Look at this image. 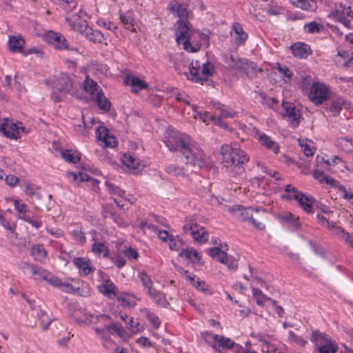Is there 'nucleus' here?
<instances>
[{
	"instance_id": "obj_1",
	"label": "nucleus",
	"mask_w": 353,
	"mask_h": 353,
	"mask_svg": "<svg viewBox=\"0 0 353 353\" xmlns=\"http://www.w3.org/2000/svg\"><path fill=\"white\" fill-rule=\"evenodd\" d=\"M164 142L170 151L179 152L187 165L195 168H201L205 165L206 157L203 151L188 134L169 129L165 133Z\"/></svg>"
},
{
	"instance_id": "obj_2",
	"label": "nucleus",
	"mask_w": 353,
	"mask_h": 353,
	"mask_svg": "<svg viewBox=\"0 0 353 353\" xmlns=\"http://www.w3.org/2000/svg\"><path fill=\"white\" fill-rule=\"evenodd\" d=\"M176 14L179 17V26L176 31V41L179 46L188 52H194L199 50L200 44L194 43V38L199 32H193L188 26V23L183 20L189 17V12L185 6L180 4L177 6Z\"/></svg>"
},
{
	"instance_id": "obj_3",
	"label": "nucleus",
	"mask_w": 353,
	"mask_h": 353,
	"mask_svg": "<svg viewBox=\"0 0 353 353\" xmlns=\"http://www.w3.org/2000/svg\"><path fill=\"white\" fill-rule=\"evenodd\" d=\"M221 161L228 168L242 170V165L249 161V157L241 149L231 145H222L220 151Z\"/></svg>"
},
{
	"instance_id": "obj_4",
	"label": "nucleus",
	"mask_w": 353,
	"mask_h": 353,
	"mask_svg": "<svg viewBox=\"0 0 353 353\" xmlns=\"http://www.w3.org/2000/svg\"><path fill=\"white\" fill-rule=\"evenodd\" d=\"M214 72V65L210 62L201 63L200 61H192L190 64V75L188 78L191 81L203 83L212 76Z\"/></svg>"
},
{
	"instance_id": "obj_5",
	"label": "nucleus",
	"mask_w": 353,
	"mask_h": 353,
	"mask_svg": "<svg viewBox=\"0 0 353 353\" xmlns=\"http://www.w3.org/2000/svg\"><path fill=\"white\" fill-rule=\"evenodd\" d=\"M202 338L203 340L209 343L215 352L219 353H228L227 352H232L235 345H238L230 339L221 336L219 334H212L209 332L202 333Z\"/></svg>"
},
{
	"instance_id": "obj_6",
	"label": "nucleus",
	"mask_w": 353,
	"mask_h": 353,
	"mask_svg": "<svg viewBox=\"0 0 353 353\" xmlns=\"http://www.w3.org/2000/svg\"><path fill=\"white\" fill-rule=\"evenodd\" d=\"M329 17L334 21L343 23L345 27L350 28V21L353 19V1L340 3L332 10Z\"/></svg>"
},
{
	"instance_id": "obj_7",
	"label": "nucleus",
	"mask_w": 353,
	"mask_h": 353,
	"mask_svg": "<svg viewBox=\"0 0 353 353\" xmlns=\"http://www.w3.org/2000/svg\"><path fill=\"white\" fill-rule=\"evenodd\" d=\"M90 101L93 102L103 112L110 110V100L105 96L102 88L91 79H90Z\"/></svg>"
},
{
	"instance_id": "obj_8",
	"label": "nucleus",
	"mask_w": 353,
	"mask_h": 353,
	"mask_svg": "<svg viewBox=\"0 0 353 353\" xmlns=\"http://www.w3.org/2000/svg\"><path fill=\"white\" fill-rule=\"evenodd\" d=\"M73 87L72 79L66 74L61 73L51 92V99L57 103L61 101L63 96L69 93Z\"/></svg>"
},
{
	"instance_id": "obj_9",
	"label": "nucleus",
	"mask_w": 353,
	"mask_h": 353,
	"mask_svg": "<svg viewBox=\"0 0 353 353\" xmlns=\"http://www.w3.org/2000/svg\"><path fill=\"white\" fill-rule=\"evenodd\" d=\"M228 250V245H221V247L212 248L207 250V253L214 259L225 264L228 269L231 270H236L238 268L237 261L236 259L228 256L226 253Z\"/></svg>"
},
{
	"instance_id": "obj_10",
	"label": "nucleus",
	"mask_w": 353,
	"mask_h": 353,
	"mask_svg": "<svg viewBox=\"0 0 353 353\" xmlns=\"http://www.w3.org/2000/svg\"><path fill=\"white\" fill-rule=\"evenodd\" d=\"M228 210L234 214L236 217L239 218L242 221H249L256 228L261 230L264 228V225L260 222L256 221L253 217V212H258L259 211L266 212L265 210L261 208H241L240 206H233L229 208Z\"/></svg>"
},
{
	"instance_id": "obj_11",
	"label": "nucleus",
	"mask_w": 353,
	"mask_h": 353,
	"mask_svg": "<svg viewBox=\"0 0 353 353\" xmlns=\"http://www.w3.org/2000/svg\"><path fill=\"white\" fill-rule=\"evenodd\" d=\"M330 90L327 85L316 81L312 83L308 98L315 105H320L330 98Z\"/></svg>"
},
{
	"instance_id": "obj_12",
	"label": "nucleus",
	"mask_w": 353,
	"mask_h": 353,
	"mask_svg": "<svg viewBox=\"0 0 353 353\" xmlns=\"http://www.w3.org/2000/svg\"><path fill=\"white\" fill-rule=\"evenodd\" d=\"M183 230L184 233L190 234L197 242L204 243L208 239V234L205 230L191 219H185Z\"/></svg>"
},
{
	"instance_id": "obj_13",
	"label": "nucleus",
	"mask_w": 353,
	"mask_h": 353,
	"mask_svg": "<svg viewBox=\"0 0 353 353\" xmlns=\"http://www.w3.org/2000/svg\"><path fill=\"white\" fill-rule=\"evenodd\" d=\"M232 66L236 69L244 72L246 75H254L261 71V68L254 62L247 59L234 58L230 57Z\"/></svg>"
},
{
	"instance_id": "obj_14",
	"label": "nucleus",
	"mask_w": 353,
	"mask_h": 353,
	"mask_svg": "<svg viewBox=\"0 0 353 353\" xmlns=\"http://www.w3.org/2000/svg\"><path fill=\"white\" fill-rule=\"evenodd\" d=\"M96 139L99 145L104 148H114L117 145V141L113 135L109 134L108 130L99 125L95 129Z\"/></svg>"
},
{
	"instance_id": "obj_15",
	"label": "nucleus",
	"mask_w": 353,
	"mask_h": 353,
	"mask_svg": "<svg viewBox=\"0 0 353 353\" xmlns=\"http://www.w3.org/2000/svg\"><path fill=\"white\" fill-rule=\"evenodd\" d=\"M193 111L195 114L194 115V119L199 118L203 123L208 125L210 122L214 123L216 125L219 126L223 129L228 128L227 123L223 121L221 119L217 118L216 112L214 114H210L209 112L205 111H198L197 106L196 105H191Z\"/></svg>"
},
{
	"instance_id": "obj_16",
	"label": "nucleus",
	"mask_w": 353,
	"mask_h": 353,
	"mask_svg": "<svg viewBox=\"0 0 353 353\" xmlns=\"http://www.w3.org/2000/svg\"><path fill=\"white\" fill-rule=\"evenodd\" d=\"M45 40L59 50H71L68 41L63 35L54 31H48L44 34Z\"/></svg>"
},
{
	"instance_id": "obj_17",
	"label": "nucleus",
	"mask_w": 353,
	"mask_h": 353,
	"mask_svg": "<svg viewBox=\"0 0 353 353\" xmlns=\"http://www.w3.org/2000/svg\"><path fill=\"white\" fill-rule=\"evenodd\" d=\"M282 105L285 111L283 113L284 117L288 120L292 127H297L299 124V119L301 117L299 110L295 108L294 104L288 102H283Z\"/></svg>"
},
{
	"instance_id": "obj_18",
	"label": "nucleus",
	"mask_w": 353,
	"mask_h": 353,
	"mask_svg": "<svg viewBox=\"0 0 353 353\" xmlns=\"http://www.w3.org/2000/svg\"><path fill=\"white\" fill-rule=\"evenodd\" d=\"M105 185L108 188L109 192L111 194L114 195V196H118L119 197L121 198V199H118L116 197L114 198V201L119 208H124L125 202H129L130 203H134V198L133 197H131V198L124 197L125 192L123 190H121L120 188H119L118 186H116L110 182H106Z\"/></svg>"
},
{
	"instance_id": "obj_19",
	"label": "nucleus",
	"mask_w": 353,
	"mask_h": 353,
	"mask_svg": "<svg viewBox=\"0 0 353 353\" xmlns=\"http://www.w3.org/2000/svg\"><path fill=\"white\" fill-rule=\"evenodd\" d=\"M292 193L295 196V200L299 203V206L307 213H313V203L314 202V198L306 196L301 192H296L293 189Z\"/></svg>"
},
{
	"instance_id": "obj_20",
	"label": "nucleus",
	"mask_w": 353,
	"mask_h": 353,
	"mask_svg": "<svg viewBox=\"0 0 353 353\" xmlns=\"http://www.w3.org/2000/svg\"><path fill=\"white\" fill-rule=\"evenodd\" d=\"M87 13L85 11L80 10L79 14H77L74 17L75 18L73 21V28L74 30L79 32L85 38L88 37V32L87 30L88 27V23L86 19H83V16H86Z\"/></svg>"
},
{
	"instance_id": "obj_21",
	"label": "nucleus",
	"mask_w": 353,
	"mask_h": 353,
	"mask_svg": "<svg viewBox=\"0 0 353 353\" xmlns=\"http://www.w3.org/2000/svg\"><path fill=\"white\" fill-rule=\"evenodd\" d=\"M0 132L10 139L17 140L19 138V126L15 123H11V125L9 126L8 119H6L3 123L0 124Z\"/></svg>"
},
{
	"instance_id": "obj_22",
	"label": "nucleus",
	"mask_w": 353,
	"mask_h": 353,
	"mask_svg": "<svg viewBox=\"0 0 353 353\" xmlns=\"http://www.w3.org/2000/svg\"><path fill=\"white\" fill-rule=\"evenodd\" d=\"M52 285L67 293L80 294V287L74 286L71 283L67 281H63L57 276L52 281Z\"/></svg>"
},
{
	"instance_id": "obj_23",
	"label": "nucleus",
	"mask_w": 353,
	"mask_h": 353,
	"mask_svg": "<svg viewBox=\"0 0 353 353\" xmlns=\"http://www.w3.org/2000/svg\"><path fill=\"white\" fill-rule=\"evenodd\" d=\"M125 83L131 87L132 92H138L140 90L146 89L148 83L143 79L133 75L126 77Z\"/></svg>"
},
{
	"instance_id": "obj_24",
	"label": "nucleus",
	"mask_w": 353,
	"mask_h": 353,
	"mask_svg": "<svg viewBox=\"0 0 353 353\" xmlns=\"http://www.w3.org/2000/svg\"><path fill=\"white\" fill-rule=\"evenodd\" d=\"M99 291L109 299H114L117 296V287L109 279H105L102 283L99 285Z\"/></svg>"
},
{
	"instance_id": "obj_25",
	"label": "nucleus",
	"mask_w": 353,
	"mask_h": 353,
	"mask_svg": "<svg viewBox=\"0 0 353 353\" xmlns=\"http://www.w3.org/2000/svg\"><path fill=\"white\" fill-rule=\"evenodd\" d=\"M230 34L237 45L244 44L248 38L247 33L244 32L242 26L238 23H233Z\"/></svg>"
},
{
	"instance_id": "obj_26",
	"label": "nucleus",
	"mask_w": 353,
	"mask_h": 353,
	"mask_svg": "<svg viewBox=\"0 0 353 353\" xmlns=\"http://www.w3.org/2000/svg\"><path fill=\"white\" fill-rule=\"evenodd\" d=\"M334 61L339 65L353 67L352 53L345 50H339L337 55L334 57Z\"/></svg>"
},
{
	"instance_id": "obj_27",
	"label": "nucleus",
	"mask_w": 353,
	"mask_h": 353,
	"mask_svg": "<svg viewBox=\"0 0 353 353\" xmlns=\"http://www.w3.org/2000/svg\"><path fill=\"white\" fill-rule=\"evenodd\" d=\"M147 295L157 305L162 307H168L170 305L166 296L162 292L158 290L155 288L149 292Z\"/></svg>"
},
{
	"instance_id": "obj_28",
	"label": "nucleus",
	"mask_w": 353,
	"mask_h": 353,
	"mask_svg": "<svg viewBox=\"0 0 353 353\" xmlns=\"http://www.w3.org/2000/svg\"><path fill=\"white\" fill-rule=\"evenodd\" d=\"M256 139L259 140L260 143L265 147L269 150L272 151L274 154H277L279 151V147L278 144L272 141L268 135L263 132H258L256 134Z\"/></svg>"
},
{
	"instance_id": "obj_29",
	"label": "nucleus",
	"mask_w": 353,
	"mask_h": 353,
	"mask_svg": "<svg viewBox=\"0 0 353 353\" xmlns=\"http://www.w3.org/2000/svg\"><path fill=\"white\" fill-rule=\"evenodd\" d=\"M295 7L309 12H314L317 9V0H290Z\"/></svg>"
},
{
	"instance_id": "obj_30",
	"label": "nucleus",
	"mask_w": 353,
	"mask_h": 353,
	"mask_svg": "<svg viewBox=\"0 0 353 353\" xmlns=\"http://www.w3.org/2000/svg\"><path fill=\"white\" fill-rule=\"evenodd\" d=\"M30 254L35 261L42 263H46L48 256L47 252L42 244L33 245L31 248Z\"/></svg>"
},
{
	"instance_id": "obj_31",
	"label": "nucleus",
	"mask_w": 353,
	"mask_h": 353,
	"mask_svg": "<svg viewBox=\"0 0 353 353\" xmlns=\"http://www.w3.org/2000/svg\"><path fill=\"white\" fill-rule=\"evenodd\" d=\"M61 157L66 162L76 164L81 160V154L77 150L72 149H65L61 151Z\"/></svg>"
},
{
	"instance_id": "obj_32",
	"label": "nucleus",
	"mask_w": 353,
	"mask_h": 353,
	"mask_svg": "<svg viewBox=\"0 0 353 353\" xmlns=\"http://www.w3.org/2000/svg\"><path fill=\"white\" fill-rule=\"evenodd\" d=\"M123 163L128 168L138 171L141 166V162L134 154L131 153L124 154L121 158Z\"/></svg>"
},
{
	"instance_id": "obj_33",
	"label": "nucleus",
	"mask_w": 353,
	"mask_h": 353,
	"mask_svg": "<svg viewBox=\"0 0 353 353\" xmlns=\"http://www.w3.org/2000/svg\"><path fill=\"white\" fill-rule=\"evenodd\" d=\"M261 350L263 353H281L277 343L273 339L264 338L261 340Z\"/></svg>"
},
{
	"instance_id": "obj_34",
	"label": "nucleus",
	"mask_w": 353,
	"mask_h": 353,
	"mask_svg": "<svg viewBox=\"0 0 353 353\" xmlns=\"http://www.w3.org/2000/svg\"><path fill=\"white\" fill-rule=\"evenodd\" d=\"M211 104L216 111L219 112V115L217 118L223 120V119L232 118L235 115V112L232 109L227 108L219 102L212 101Z\"/></svg>"
},
{
	"instance_id": "obj_35",
	"label": "nucleus",
	"mask_w": 353,
	"mask_h": 353,
	"mask_svg": "<svg viewBox=\"0 0 353 353\" xmlns=\"http://www.w3.org/2000/svg\"><path fill=\"white\" fill-rule=\"evenodd\" d=\"M141 226L143 229H148L152 231H154L157 234L158 237L163 242L168 243L172 234H170L166 230H159L156 225H154L148 223H141Z\"/></svg>"
},
{
	"instance_id": "obj_36",
	"label": "nucleus",
	"mask_w": 353,
	"mask_h": 353,
	"mask_svg": "<svg viewBox=\"0 0 353 353\" xmlns=\"http://www.w3.org/2000/svg\"><path fill=\"white\" fill-rule=\"evenodd\" d=\"M310 340L319 349L320 347H323L324 345L332 341L331 339L328 338L325 333H322L319 331H314L312 332Z\"/></svg>"
},
{
	"instance_id": "obj_37",
	"label": "nucleus",
	"mask_w": 353,
	"mask_h": 353,
	"mask_svg": "<svg viewBox=\"0 0 353 353\" xmlns=\"http://www.w3.org/2000/svg\"><path fill=\"white\" fill-rule=\"evenodd\" d=\"M32 276H34L35 279H43L51 285H52V281L54 279L56 278V276L52 275L51 272L37 265L35 266Z\"/></svg>"
},
{
	"instance_id": "obj_38",
	"label": "nucleus",
	"mask_w": 353,
	"mask_h": 353,
	"mask_svg": "<svg viewBox=\"0 0 353 353\" xmlns=\"http://www.w3.org/2000/svg\"><path fill=\"white\" fill-rule=\"evenodd\" d=\"M72 262L74 267L79 270L80 275H88V259L83 257H74Z\"/></svg>"
},
{
	"instance_id": "obj_39",
	"label": "nucleus",
	"mask_w": 353,
	"mask_h": 353,
	"mask_svg": "<svg viewBox=\"0 0 353 353\" xmlns=\"http://www.w3.org/2000/svg\"><path fill=\"white\" fill-rule=\"evenodd\" d=\"M310 47L305 43H295L292 46L293 54L299 58H305L310 54Z\"/></svg>"
},
{
	"instance_id": "obj_40",
	"label": "nucleus",
	"mask_w": 353,
	"mask_h": 353,
	"mask_svg": "<svg viewBox=\"0 0 353 353\" xmlns=\"http://www.w3.org/2000/svg\"><path fill=\"white\" fill-rule=\"evenodd\" d=\"M92 252L98 257L106 258L109 255V249L106 244L101 242H94Z\"/></svg>"
},
{
	"instance_id": "obj_41",
	"label": "nucleus",
	"mask_w": 353,
	"mask_h": 353,
	"mask_svg": "<svg viewBox=\"0 0 353 353\" xmlns=\"http://www.w3.org/2000/svg\"><path fill=\"white\" fill-rule=\"evenodd\" d=\"M181 257H185L192 263H199L201 261L200 254L194 248H186L181 250L179 253Z\"/></svg>"
},
{
	"instance_id": "obj_42",
	"label": "nucleus",
	"mask_w": 353,
	"mask_h": 353,
	"mask_svg": "<svg viewBox=\"0 0 353 353\" xmlns=\"http://www.w3.org/2000/svg\"><path fill=\"white\" fill-rule=\"evenodd\" d=\"M106 329L110 334L117 335L123 340L125 341L129 337L123 327L118 323H112L110 325L106 326Z\"/></svg>"
},
{
	"instance_id": "obj_43",
	"label": "nucleus",
	"mask_w": 353,
	"mask_h": 353,
	"mask_svg": "<svg viewBox=\"0 0 353 353\" xmlns=\"http://www.w3.org/2000/svg\"><path fill=\"white\" fill-rule=\"evenodd\" d=\"M141 312L145 315L153 328L158 329L160 327L161 320L155 313L151 312L148 308H143L141 310Z\"/></svg>"
},
{
	"instance_id": "obj_44",
	"label": "nucleus",
	"mask_w": 353,
	"mask_h": 353,
	"mask_svg": "<svg viewBox=\"0 0 353 353\" xmlns=\"http://www.w3.org/2000/svg\"><path fill=\"white\" fill-rule=\"evenodd\" d=\"M138 277L140 279L143 287V290L146 294L154 288L153 282L150 276L147 273L145 272H141L139 273Z\"/></svg>"
},
{
	"instance_id": "obj_45",
	"label": "nucleus",
	"mask_w": 353,
	"mask_h": 353,
	"mask_svg": "<svg viewBox=\"0 0 353 353\" xmlns=\"http://www.w3.org/2000/svg\"><path fill=\"white\" fill-rule=\"evenodd\" d=\"M25 41L21 37H12L9 39V48L12 52H21Z\"/></svg>"
},
{
	"instance_id": "obj_46",
	"label": "nucleus",
	"mask_w": 353,
	"mask_h": 353,
	"mask_svg": "<svg viewBox=\"0 0 353 353\" xmlns=\"http://www.w3.org/2000/svg\"><path fill=\"white\" fill-rule=\"evenodd\" d=\"M299 145L306 157H309L313 156L315 151V148L314 143L312 141L299 140Z\"/></svg>"
},
{
	"instance_id": "obj_47",
	"label": "nucleus",
	"mask_w": 353,
	"mask_h": 353,
	"mask_svg": "<svg viewBox=\"0 0 353 353\" xmlns=\"http://www.w3.org/2000/svg\"><path fill=\"white\" fill-rule=\"evenodd\" d=\"M83 91L88 93V74H86L83 81V90L81 91L77 90L75 93H72L77 99H79L83 103L88 102V97L83 94Z\"/></svg>"
},
{
	"instance_id": "obj_48",
	"label": "nucleus",
	"mask_w": 353,
	"mask_h": 353,
	"mask_svg": "<svg viewBox=\"0 0 353 353\" xmlns=\"http://www.w3.org/2000/svg\"><path fill=\"white\" fill-rule=\"evenodd\" d=\"M288 340L291 343L304 347L307 343V340L301 336L296 334L293 331L289 332Z\"/></svg>"
},
{
	"instance_id": "obj_49",
	"label": "nucleus",
	"mask_w": 353,
	"mask_h": 353,
	"mask_svg": "<svg viewBox=\"0 0 353 353\" xmlns=\"http://www.w3.org/2000/svg\"><path fill=\"white\" fill-rule=\"evenodd\" d=\"M24 192L26 195L34 197L37 200H41L42 198L39 188L33 183H27Z\"/></svg>"
},
{
	"instance_id": "obj_50",
	"label": "nucleus",
	"mask_w": 353,
	"mask_h": 353,
	"mask_svg": "<svg viewBox=\"0 0 353 353\" xmlns=\"http://www.w3.org/2000/svg\"><path fill=\"white\" fill-rule=\"evenodd\" d=\"M183 272H184L185 276L190 281L191 284L194 288H196L198 290L203 291V292L208 290V288L205 285V283L203 281H201L199 279H197L196 281H195V276L194 275L192 276V274L190 273L189 271L184 270Z\"/></svg>"
},
{
	"instance_id": "obj_51",
	"label": "nucleus",
	"mask_w": 353,
	"mask_h": 353,
	"mask_svg": "<svg viewBox=\"0 0 353 353\" xmlns=\"http://www.w3.org/2000/svg\"><path fill=\"white\" fill-rule=\"evenodd\" d=\"M71 235L74 240L80 244H83L86 242V234L82 230L81 227H77L72 231H71Z\"/></svg>"
},
{
	"instance_id": "obj_52",
	"label": "nucleus",
	"mask_w": 353,
	"mask_h": 353,
	"mask_svg": "<svg viewBox=\"0 0 353 353\" xmlns=\"http://www.w3.org/2000/svg\"><path fill=\"white\" fill-rule=\"evenodd\" d=\"M252 296L259 305H263L268 300H270L261 290L254 286L252 287Z\"/></svg>"
},
{
	"instance_id": "obj_53",
	"label": "nucleus",
	"mask_w": 353,
	"mask_h": 353,
	"mask_svg": "<svg viewBox=\"0 0 353 353\" xmlns=\"http://www.w3.org/2000/svg\"><path fill=\"white\" fill-rule=\"evenodd\" d=\"M121 254L130 261H137L139 257L138 251L132 247H126L123 248L121 250Z\"/></svg>"
},
{
	"instance_id": "obj_54",
	"label": "nucleus",
	"mask_w": 353,
	"mask_h": 353,
	"mask_svg": "<svg viewBox=\"0 0 353 353\" xmlns=\"http://www.w3.org/2000/svg\"><path fill=\"white\" fill-rule=\"evenodd\" d=\"M117 299L128 306H134L137 304L136 298L128 294H123L117 296Z\"/></svg>"
},
{
	"instance_id": "obj_55",
	"label": "nucleus",
	"mask_w": 353,
	"mask_h": 353,
	"mask_svg": "<svg viewBox=\"0 0 353 353\" xmlns=\"http://www.w3.org/2000/svg\"><path fill=\"white\" fill-rule=\"evenodd\" d=\"M337 350L338 345L332 340L323 347H320L319 352V353H336Z\"/></svg>"
},
{
	"instance_id": "obj_56",
	"label": "nucleus",
	"mask_w": 353,
	"mask_h": 353,
	"mask_svg": "<svg viewBox=\"0 0 353 353\" xmlns=\"http://www.w3.org/2000/svg\"><path fill=\"white\" fill-rule=\"evenodd\" d=\"M322 28L323 26L316 21H312L309 23H306L304 26L305 32L310 34L319 32Z\"/></svg>"
},
{
	"instance_id": "obj_57",
	"label": "nucleus",
	"mask_w": 353,
	"mask_h": 353,
	"mask_svg": "<svg viewBox=\"0 0 353 353\" xmlns=\"http://www.w3.org/2000/svg\"><path fill=\"white\" fill-rule=\"evenodd\" d=\"M281 219L283 221L288 222L296 228H299L300 227L299 217L296 216L290 212L285 213L281 216Z\"/></svg>"
},
{
	"instance_id": "obj_58",
	"label": "nucleus",
	"mask_w": 353,
	"mask_h": 353,
	"mask_svg": "<svg viewBox=\"0 0 353 353\" xmlns=\"http://www.w3.org/2000/svg\"><path fill=\"white\" fill-rule=\"evenodd\" d=\"M314 177L320 183H326L331 184L334 182V179L325 174L323 172L320 170H315L313 173Z\"/></svg>"
},
{
	"instance_id": "obj_59",
	"label": "nucleus",
	"mask_w": 353,
	"mask_h": 353,
	"mask_svg": "<svg viewBox=\"0 0 353 353\" xmlns=\"http://www.w3.org/2000/svg\"><path fill=\"white\" fill-rule=\"evenodd\" d=\"M171 96L174 97L178 101L184 102L190 105L189 97L185 93L179 92L176 88H172L170 90Z\"/></svg>"
},
{
	"instance_id": "obj_60",
	"label": "nucleus",
	"mask_w": 353,
	"mask_h": 353,
	"mask_svg": "<svg viewBox=\"0 0 353 353\" xmlns=\"http://www.w3.org/2000/svg\"><path fill=\"white\" fill-rule=\"evenodd\" d=\"M120 20L126 29H130L134 26V19L129 12L120 14Z\"/></svg>"
},
{
	"instance_id": "obj_61",
	"label": "nucleus",
	"mask_w": 353,
	"mask_h": 353,
	"mask_svg": "<svg viewBox=\"0 0 353 353\" xmlns=\"http://www.w3.org/2000/svg\"><path fill=\"white\" fill-rule=\"evenodd\" d=\"M67 175L68 176H72L74 181H79V182L88 181V174L85 173V172H68Z\"/></svg>"
},
{
	"instance_id": "obj_62",
	"label": "nucleus",
	"mask_w": 353,
	"mask_h": 353,
	"mask_svg": "<svg viewBox=\"0 0 353 353\" xmlns=\"http://www.w3.org/2000/svg\"><path fill=\"white\" fill-rule=\"evenodd\" d=\"M127 324L129 325V330L132 334H137L142 330V327L137 321H134L133 318H130Z\"/></svg>"
},
{
	"instance_id": "obj_63",
	"label": "nucleus",
	"mask_w": 353,
	"mask_h": 353,
	"mask_svg": "<svg viewBox=\"0 0 353 353\" xmlns=\"http://www.w3.org/2000/svg\"><path fill=\"white\" fill-rule=\"evenodd\" d=\"M19 219L24 221L25 222L30 224L32 227L36 229H39L42 225V222L40 219H32L28 215H23L19 216Z\"/></svg>"
},
{
	"instance_id": "obj_64",
	"label": "nucleus",
	"mask_w": 353,
	"mask_h": 353,
	"mask_svg": "<svg viewBox=\"0 0 353 353\" xmlns=\"http://www.w3.org/2000/svg\"><path fill=\"white\" fill-rule=\"evenodd\" d=\"M167 243L170 250H179L181 245V240L177 236L172 235Z\"/></svg>"
}]
</instances>
